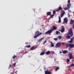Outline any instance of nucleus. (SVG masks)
Here are the masks:
<instances>
[{"label":"nucleus","mask_w":74,"mask_h":74,"mask_svg":"<svg viewBox=\"0 0 74 74\" xmlns=\"http://www.w3.org/2000/svg\"><path fill=\"white\" fill-rule=\"evenodd\" d=\"M53 40H55V41H56L58 40V38H54Z\"/></svg>","instance_id":"obj_33"},{"label":"nucleus","mask_w":74,"mask_h":74,"mask_svg":"<svg viewBox=\"0 0 74 74\" xmlns=\"http://www.w3.org/2000/svg\"><path fill=\"white\" fill-rule=\"evenodd\" d=\"M50 53H51V51H48L46 53L47 55H49V54H50Z\"/></svg>","instance_id":"obj_18"},{"label":"nucleus","mask_w":74,"mask_h":74,"mask_svg":"<svg viewBox=\"0 0 74 74\" xmlns=\"http://www.w3.org/2000/svg\"><path fill=\"white\" fill-rule=\"evenodd\" d=\"M59 20L58 21V22L59 23H61V18L60 16H59Z\"/></svg>","instance_id":"obj_19"},{"label":"nucleus","mask_w":74,"mask_h":74,"mask_svg":"<svg viewBox=\"0 0 74 74\" xmlns=\"http://www.w3.org/2000/svg\"><path fill=\"white\" fill-rule=\"evenodd\" d=\"M46 42H47V40H45L44 41V43H43V44H45V43H46Z\"/></svg>","instance_id":"obj_35"},{"label":"nucleus","mask_w":74,"mask_h":74,"mask_svg":"<svg viewBox=\"0 0 74 74\" xmlns=\"http://www.w3.org/2000/svg\"><path fill=\"white\" fill-rule=\"evenodd\" d=\"M64 22H65V23H67V22L68 20H67V18H65L64 19Z\"/></svg>","instance_id":"obj_12"},{"label":"nucleus","mask_w":74,"mask_h":74,"mask_svg":"<svg viewBox=\"0 0 74 74\" xmlns=\"http://www.w3.org/2000/svg\"><path fill=\"white\" fill-rule=\"evenodd\" d=\"M45 54V52H42L40 53V55H43Z\"/></svg>","instance_id":"obj_22"},{"label":"nucleus","mask_w":74,"mask_h":74,"mask_svg":"<svg viewBox=\"0 0 74 74\" xmlns=\"http://www.w3.org/2000/svg\"><path fill=\"white\" fill-rule=\"evenodd\" d=\"M57 29V27L55 26H53V29H51L52 31H53V30H56Z\"/></svg>","instance_id":"obj_11"},{"label":"nucleus","mask_w":74,"mask_h":74,"mask_svg":"<svg viewBox=\"0 0 74 74\" xmlns=\"http://www.w3.org/2000/svg\"><path fill=\"white\" fill-rule=\"evenodd\" d=\"M70 14H69V18H70Z\"/></svg>","instance_id":"obj_43"},{"label":"nucleus","mask_w":74,"mask_h":74,"mask_svg":"<svg viewBox=\"0 0 74 74\" xmlns=\"http://www.w3.org/2000/svg\"><path fill=\"white\" fill-rule=\"evenodd\" d=\"M44 70H46V68H45V67H44Z\"/></svg>","instance_id":"obj_40"},{"label":"nucleus","mask_w":74,"mask_h":74,"mask_svg":"<svg viewBox=\"0 0 74 74\" xmlns=\"http://www.w3.org/2000/svg\"><path fill=\"white\" fill-rule=\"evenodd\" d=\"M62 9H63V8L62 7L60 6L59 7H58V9H57L56 10V11H57V12H59L60 10V11H62Z\"/></svg>","instance_id":"obj_9"},{"label":"nucleus","mask_w":74,"mask_h":74,"mask_svg":"<svg viewBox=\"0 0 74 74\" xmlns=\"http://www.w3.org/2000/svg\"><path fill=\"white\" fill-rule=\"evenodd\" d=\"M67 52H68V51L66 50H64L62 51V53H67Z\"/></svg>","instance_id":"obj_15"},{"label":"nucleus","mask_w":74,"mask_h":74,"mask_svg":"<svg viewBox=\"0 0 74 74\" xmlns=\"http://www.w3.org/2000/svg\"><path fill=\"white\" fill-rule=\"evenodd\" d=\"M61 44H63V45H64V44H65V43L62 42V43H61Z\"/></svg>","instance_id":"obj_37"},{"label":"nucleus","mask_w":74,"mask_h":74,"mask_svg":"<svg viewBox=\"0 0 74 74\" xmlns=\"http://www.w3.org/2000/svg\"><path fill=\"white\" fill-rule=\"evenodd\" d=\"M27 53V51H25V53H24V54H25V53Z\"/></svg>","instance_id":"obj_38"},{"label":"nucleus","mask_w":74,"mask_h":74,"mask_svg":"<svg viewBox=\"0 0 74 74\" xmlns=\"http://www.w3.org/2000/svg\"><path fill=\"white\" fill-rule=\"evenodd\" d=\"M60 53H62V51H60Z\"/></svg>","instance_id":"obj_39"},{"label":"nucleus","mask_w":74,"mask_h":74,"mask_svg":"<svg viewBox=\"0 0 74 74\" xmlns=\"http://www.w3.org/2000/svg\"><path fill=\"white\" fill-rule=\"evenodd\" d=\"M61 45V42H59L57 43L56 46V48H60V47Z\"/></svg>","instance_id":"obj_5"},{"label":"nucleus","mask_w":74,"mask_h":74,"mask_svg":"<svg viewBox=\"0 0 74 74\" xmlns=\"http://www.w3.org/2000/svg\"><path fill=\"white\" fill-rule=\"evenodd\" d=\"M11 67V65H10V66H9V67Z\"/></svg>","instance_id":"obj_41"},{"label":"nucleus","mask_w":74,"mask_h":74,"mask_svg":"<svg viewBox=\"0 0 74 74\" xmlns=\"http://www.w3.org/2000/svg\"><path fill=\"white\" fill-rule=\"evenodd\" d=\"M58 38H59V39H61V38H62V36H59Z\"/></svg>","instance_id":"obj_32"},{"label":"nucleus","mask_w":74,"mask_h":74,"mask_svg":"<svg viewBox=\"0 0 74 74\" xmlns=\"http://www.w3.org/2000/svg\"><path fill=\"white\" fill-rule=\"evenodd\" d=\"M71 5V4H67V8L66 7L64 8V10H68L69 12H71V10H69V9L70 8V7Z\"/></svg>","instance_id":"obj_3"},{"label":"nucleus","mask_w":74,"mask_h":74,"mask_svg":"<svg viewBox=\"0 0 74 74\" xmlns=\"http://www.w3.org/2000/svg\"><path fill=\"white\" fill-rule=\"evenodd\" d=\"M56 34H59L60 33V32H59L58 31H57L56 32Z\"/></svg>","instance_id":"obj_24"},{"label":"nucleus","mask_w":74,"mask_h":74,"mask_svg":"<svg viewBox=\"0 0 74 74\" xmlns=\"http://www.w3.org/2000/svg\"><path fill=\"white\" fill-rule=\"evenodd\" d=\"M44 38H40V39H39L38 40V42H41V41H42V40H44Z\"/></svg>","instance_id":"obj_17"},{"label":"nucleus","mask_w":74,"mask_h":74,"mask_svg":"<svg viewBox=\"0 0 74 74\" xmlns=\"http://www.w3.org/2000/svg\"><path fill=\"white\" fill-rule=\"evenodd\" d=\"M26 44H27V43H26Z\"/></svg>","instance_id":"obj_48"},{"label":"nucleus","mask_w":74,"mask_h":74,"mask_svg":"<svg viewBox=\"0 0 74 74\" xmlns=\"http://www.w3.org/2000/svg\"><path fill=\"white\" fill-rule=\"evenodd\" d=\"M72 62H73V60H72Z\"/></svg>","instance_id":"obj_46"},{"label":"nucleus","mask_w":74,"mask_h":74,"mask_svg":"<svg viewBox=\"0 0 74 74\" xmlns=\"http://www.w3.org/2000/svg\"><path fill=\"white\" fill-rule=\"evenodd\" d=\"M55 15L54 14H52L51 15V16L52 18H53V16H54Z\"/></svg>","instance_id":"obj_30"},{"label":"nucleus","mask_w":74,"mask_h":74,"mask_svg":"<svg viewBox=\"0 0 74 74\" xmlns=\"http://www.w3.org/2000/svg\"><path fill=\"white\" fill-rule=\"evenodd\" d=\"M42 34V33H40V32L38 31H37L35 32V34L34 36V38H36L40 36Z\"/></svg>","instance_id":"obj_2"},{"label":"nucleus","mask_w":74,"mask_h":74,"mask_svg":"<svg viewBox=\"0 0 74 74\" xmlns=\"http://www.w3.org/2000/svg\"><path fill=\"white\" fill-rule=\"evenodd\" d=\"M56 59H55L54 60V61H55V62H56Z\"/></svg>","instance_id":"obj_44"},{"label":"nucleus","mask_w":74,"mask_h":74,"mask_svg":"<svg viewBox=\"0 0 74 74\" xmlns=\"http://www.w3.org/2000/svg\"><path fill=\"white\" fill-rule=\"evenodd\" d=\"M69 57L70 59H72V58H73V56H72V54L70 53L69 54Z\"/></svg>","instance_id":"obj_14"},{"label":"nucleus","mask_w":74,"mask_h":74,"mask_svg":"<svg viewBox=\"0 0 74 74\" xmlns=\"http://www.w3.org/2000/svg\"><path fill=\"white\" fill-rule=\"evenodd\" d=\"M50 42L51 43V47H54V45L52 43V42Z\"/></svg>","instance_id":"obj_21"},{"label":"nucleus","mask_w":74,"mask_h":74,"mask_svg":"<svg viewBox=\"0 0 74 74\" xmlns=\"http://www.w3.org/2000/svg\"><path fill=\"white\" fill-rule=\"evenodd\" d=\"M56 13V12L55 10H53V14H55Z\"/></svg>","instance_id":"obj_31"},{"label":"nucleus","mask_w":74,"mask_h":74,"mask_svg":"<svg viewBox=\"0 0 74 74\" xmlns=\"http://www.w3.org/2000/svg\"><path fill=\"white\" fill-rule=\"evenodd\" d=\"M73 36V31L72 29L71 28L69 30V33L66 36V38L67 39H70L71 37H72Z\"/></svg>","instance_id":"obj_1"},{"label":"nucleus","mask_w":74,"mask_h":74,"mask_svg":"<svg viewBox=\"0 0 74 74\" xmlns=\"http://www.w3.org/2000/svg\"><path fill=\"white\" fill-rule=\"evenodd\" d=\"M45 74H51V72L50 71H48V70L45 71Z\"/></svg>","instance_id":"obj_8"},{"label":"nucleus","mask_w":74,"mask_h":74,"mask_svg":"<svg viewBox=\"0 0 74 74\" xmlns=\"http://www.w3.org/2000/svg\"><path fill=\"white\" fill-rule=\"evenodd\" d=\"M51 12H48L47 13V15H51Z\"/></svg>","instance_id":"obj_16"},{"label":"nucleus","mask_w":74,"mask_h":74,"mask_svg":"<svg viewBox=\"0 0 74 74\" xmlns=\"http://www.w3.org/2000/svg\"><path fill=\"white\" fill-rule=\"evenodd\" d=\"M74 66V64H72L69 66V67H70V66Z\"/></svg>","instance_id":"obj_34"},{"label":"nucleus","mask_w":74,"mask_h":74,"mask_svg":"<svg viewBox=\"0 0 74 74\" xmlns=\"http://www.w3.org/2000/svg\"><path fill=\"white\" fill-rule=\"evenodd\" d=\"M69 51H70V50L69 49Z\"/></svg>","instance_id":"obj_47"},{"label":"nucleus","mask_w":74,"mask_h":74,"mask_svg":"<svg viewBox=\"0 0 74 74\" xmlns=\"http://www.w3.org/2000/svg\"><path fill=\"white\" fill-rule=\"evenodd\" d=\"M59 69V67H57L56 69V71H57V70L58 69Z\"/></svg>","instance_id":"obj_28"},{"label":"nucleus","mask_w":74,"mask_h":74,"mask_svg":"<svg viewBox=\"0 0 74 74\" xmlns=\"http://www.w3.org/2000/svg\"><path fill=\"white\" fill-rule=\"evenodd\" d=\"M64 12H63V13H62V14H61V17L62 18V17H63V15H64Z\"/></svg>","instance_id":"obj_20"},{"label":"nucleus","mask_w":74,"mask_h":74,"mask_svg":"<svg viewBox=\"0 0 74 74\" xmlns=\"http://www.w3.org/2000/svg\"><path fill=\"white\" fill-rule=\"evenodd\" d=\"M62 29L61 30L59 29V31H60L62 33H63L64 32V27L63 26H62Z\"/></svg>","instance_id":"obj_6"},{"label":"nucleus","mask_w":74,"mask_h":74,"mask_svg":"<svg viewBox=\"0 0 74 74\" xmlns=\"http://www.w3.org/2000/svg\"><path fill=\"white\" fill-rule=\"evenodd\" d=\"M52 30H49L47 32H46L45 33L46 34H51V33H52Z\"/></svg>","instance_id":"obj_7"},{"label":"nucleus","mask_w":74,"mask_h":74,"mask_svg":"<svg viewBox=\"0 0 74 74\" xmlns=\"http://www.w3.org/2000/svg\"><path fill=\"white\" fill-rule=\"evenodd\" d=\"M66 45L67 47H70V48H72L74 47V44H66Z\"/></svg>","instance_id":"obj_4"},{"label":"nucleus","mask_w":74,"mask_h":74,"mask_svg":"<svg viewBox=\"0 0 74 74\" xmlns=\"http://www.w3.org/2000/svg\"><path fill=\"white\" fill-rule=\"evenodd\" d=\"M74 38V36L71 39V40L70 41H69V42L70 43H72V42H73V40Z\"/></svg>","instance_id":"obj_10"},{"label":"nucleus","mask_w":74,"mask_h":74,"mask_svg":"<svg viewBox=\"0 0 74 74\" xmlns=\"http://www.w3.org/2000/svg\"><path fill=\"white\" fill-rule=\"evenodd\" d=\"M74 22V20L72 19H71L70 21V24H73Z\"/></svg>","instance_id":"obj_13"},{"label":"nucleus","mask_w":74,"mask_h":74,"mask_svg":"<svg viewBox=\"0 0 74 74\" xmlns=\"http://www.w3.org/2000/svg\"><path fill=\"white\" fill-rule=\"evenodd\" d=\"M13 65L14 66H15V65H16V63H15L13 64Z\"/></svg>","instance_id":"obj_36"},{"label":"nucleus","mask_w":74,"mask_h":74,"mask_svg":"<svg viewBox=\"0 0 74 74\" xmlns=\"http://www.w3.org/2000/svg\"><path fill=\"white\" fill-rule=\"evenodd\" d=\"M67 63H69V62H70V60L69 59H67Z\"/></svg>","instance_id":"obj_25"},{"label":"nucleus","mask_w":74,"mask_h":74,"mask_svg":"<svg viewBox=\"0 0 74 74\" xmlns=\"http://www.w3.org/2000/svg\"><path fill=\"white\" fill-rule=\"evenodd\" d=\"M22 56H21V58H22Z\"/></svg>","instance_id":"obj_45"},{"label":"nucleus","mask_w":74,"mask_h":74,"mask_svg":"<svg viewBox=\"0 0 74 74\" xmlns=\"http://www.w3.org/2000/svg\"><path fill=\"white\" fill-rule=\"evenodd\" d=\"M31 50H34V47H32L31 48Z\"/></svg>","instance_id":"obj_26"},{"label":"nucleus","mask_w":74,"mask_h":74,"mask_svg":"<svg viewBox=\"0 0 74 74\" xmlns=\"http://www.w3.org/2000/svg\"><path fill=\"white\" fill-rule=\"evenodd\" d=\"M31 47V46L29 45L28 46H25V47H27V48H30V47Z\"/></svg>","instance_id":"obj_27"},{"label":"nucleus","mask_w":74,"mask_h":74,"mask_svg":"<svg viewBox=\"0 0 74 74\" xmlns=\"http://www.w3.org/2000/svg\"><path fill=\"white\" fill-rule=\"evenodd\" d=\"M68 3H69V4H70V0H69L68 1Z\"/></svg>","instance_id":"obj_29"},{"label":"nucleus","mask_w":74,"mask_h":74,"mask_svg":"<svg viewBox=\"0 0 74 74\" xmlns=\"http://www.w3.org/2000/svg\"><path fill=\"white\" fill-rule=\"evenodd\" d=\"M15 58H16V56H15V55H14V56L12 57L13 59H15Z\"/></svg>","instance_id":"obj_23"},{"label":"nucleus","mask_w":74,"mask_h":74,"mask_svg":"<svg viewBox=\"0 0 74 74\" xmlns=\"http://www.w3.org/2000/svg\"><path fill=\"white\" fill-rule=\"evenodd\" d=\"M17 72H18V71H16V72H15V73H17Z\"/></svg>","instance_id":"obj_42"}]
</instances>
